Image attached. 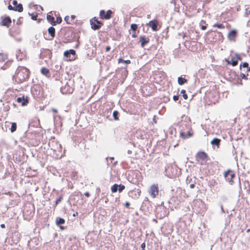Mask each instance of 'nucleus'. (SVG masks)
I'll list each match as a JSON object with an SVG mask.
<instances>
[{"instance_id": "7ed1b4c3", "label": "nucleus", "mask_w": 250, "mask_h": 250, "mask_svg": "<svg viewBox=\"0 0 250 250\" xmlns=\"http://www.w3.org/2000/svg\"><path fill=\"white\" fill-rule=\"evenodd\" d=\"M209 160L208 154L204 151H199L196 155V160L200 165H205Z\"/></svg>"}, {"instance_id": "37998d69", "label": "nucleus", "mask_w": 250, "mask_h": 250, "mask_svg": "<svg viewBox=\"0 0 250 250\" xmlns=\"http://www.w3.org/2000/svg\"><path fill=\"white\" fill-rule=\"evenodd\" d=\"M246 182H247V183L248 185V187H249V189L247 190V193L248 194H250V182L248 181H247Z\"/></svg>"}, {"instance_id": "49530a36", "label": "nucleus", "mask_w": 250, "mask_h": 250, "mask_svg": "<svg viewBox=\"0 0 250 250\" xmlns=\"http://www.w3.org/2000/svg\"><path fill=\"white\" fill-rule=\"evenodd\" d=\"M125 207L127 208H129V206H130V203L128 202H126L125 203Z\"/></svg>"}, {"instance_id": "3c124183", "label": "nucleus", "mask_w": 250, "mask_h": 250, "mask_svg": "<svg viewBox=\"0 0 250 250\" xmlns=\"http://www.w3.org/2000/svg\"><path fill=\"white\" fill-rule=\"evenodd\" d=\"M124 62H125L127 64H129V63H130L131 62L130 60H128L125 61Z\"/></svg>"}, {"instance_id": "c9c22d12", "label": "nucleus", "mask_w": 250, "mask_h": 250, "mask_svg": "<svg viewBox=\"0 0 250 250\" xmlns=\"http://www.w3.org/2000/svg\"><path fill=\"white\" fill-rule=\"evenodd\" d=\"M130 28L131 30H133L134 32H136V30L138 28V25L135 23L131 24Z\"/></svg>"}, {"instance_id": "39448f33", "label": "nucleus", "mask_w": 250, "mask_h": 250, "mask_svg": "<svg viewBox=\"0 0 250 250\" xmlns=\"http://www.w3.org/2000/svg\"><path fill=\"white\" fill-rule=\"evenodd\" d=\"M240 67H242V71L244 73H242L240 75L241 77L243 79H247V76H249V73H250V67L249 66V64L247 62H243L240 64Z\"/></svg>"}, {"instance_id": "4468645a", "label": "nucleus", "mask_w": 250, "mask_h": 250, "mask_svg": "<svg viewBox=\"0 0 250 250\" xmlns=\"http://www.w3.org/2000/svg\"><path fill=\"white\" fill-rule=\"evenodd\" d=\"M61 90L63 94H70L72 93L73 89L68 84H65L61 88Z\"/></svg>"}, {"instance_id": "cd10ccee", "label": "nucleus", "mask_w": 250, "mask_h": 250, "mask_svg": "<svg viewBox=\"0 0 250 250\" xmlns=\"http://www.w3.org/2000/svg\"><path fill=\"white\" fill-rule=\"evenodd\" d=\"M200 25L202 30H205L207 29V24L205 21L202 20L200 22Z\"/></svg>"}, {"instance_id": "e433bc0d", "label": "nucleus", "mask_w": 250, "mask_h": 250, "mask_svg": "<svg viewBox=\"0 0 250 250\" xmlns=\"http://www.w3.org/2000/svg\"><path fill=\"white\" fill-rule=\"evenodd\" d=\"M31 16V19L33 20H37V14L36 13H33L32 14H29Z\"/></svg>"}, {"instance_id": "423d86ee", "label": "nucleus", "mask_w": 250, "mask_h": 250, "mask_svg": "<svg viewBox=\"0 0 250 250\" xmlns=\"http://www.w3.org/2000/svg\"><path fill=\"white\" fill-rule=\"evenodd\" d=\"M12 4L14 6L9 4L8 6V8L10 10H14L21 12L23 11V7L21 4H18L17 1L16 0H12Z\"/></svg>"}, {"instance_id": "20e7f679", "label": "nucleus", "mask_w": 250, "mask_h": 250, "mask_svg": "<svg viewBox=\"0 0 250 250\" xmlns=\"http://www.w3.org/2000/svg\"><path fill=\"white\" fill-rule=\"evenodd\" d=\"M150 196L152 198H154L156 197L159 192V187L157 184H154L152 185L148 190Z\"/></svg>"}, {"instance_id": "6ab92c4d", "label": "nucleus", "mask_w": 250, "mask_h": 250, "mask_svg": "<svg viewBox=\"0 0 250 250\" xmlns=\"http://www.w3.org/2000/svg\"><path fill=\"white\" fill-rule=\"evenodd\" d=\"M17 101L19 103H21L22 106L26 105L28 103V101L27 99H25L23 96L22 97H18L17 99Z\"/></svg>"}, {"instance_id": "412c9836", "label": "nucleus", "mask_w": 250, "mask_h": 250, "mask_svg": "<svg viewBox=\"0 0 250 250\" xmlns=\"http://www.w3.org/2000/svg\"><path fill=\"white\" fill-rule=\"evenodd\" d=\"M192 135H193V133L190 131H188L187 132V134H186L185 133H184V132H181L180 133V136L182 138H183V139H186V138L190 137L192 136Z\"/></svg>"}, {"instance_id": "f704fd0d", "label": "nucleus", "mask_w": 250, "mask_h": 250, "mask_svg": "<svg viewBox=\"0 0 250 250\" xmlns=\"http://www.w3.org/2000/svg\"><path fill=\"white\" fill-rule=\"evenodd\" d=\"M213 26L214 27H216L218 28H220V29H223L225 28V26L222 24V23H215L213 25Z\"/></svg>"}, {"instance_id": "dca6fc26", "label": "nucleus", "mask_w": 250, "mask_h": 250, "mask_svg": "<svg viewBox=\"0 0 250 250\" xmlns=\"http://www.w3.org/2000/svg\"><path fill=\"white\" fill-rule=\"evenodd\" d=\"M140 42L142 47H144L146 44L148 43L149 42V39L148 37L145 36H141L140 37Z\"/></svg>"}, {"instance_id": "2eb2a0df", "label": "nucleus", "mask_w": 250, "mask_h": 250, "mask_svg": "<svg viewBox=\"0 0 250 250\" xmlns=\"http://www.w3.org/2000/svg\"><path fill=\"white\" fill-rule=\"evenodd\" d=\"M66 176L70 177L72 179H76L77 178V172L75 170H70L65 172Z\"/></svg>"}, {"instance_id": "f8f14e48", "label": "nucleus", "mask_w": 250, "mask_h": 250, "mask_svg": "<svg viewBox=\"0 0 250 250\" xmlns=\"http://www.w3.org/2000/svg\"><path fill=\"white\" fill-rule=\"evenodd\" d=\"M16 55L19 61H22L26 58V53L24 50L18 49L16 51Z\"/></svg>"}, {"instance_id": "4d7b16f0", "label": "nucleus", "mask_w": 250, "mask_h": 250, "mask_svg": "<svg viewBox=\"0 0 250 250\" xmlns=\"http://www.w3.org/2000/svg\"><path fill=\"white\" fill-rule=\"evenodd\" d=\"M248 129L250 130V124L248 125Z\"/></svg>"}, {"instance_id": "13d9d810", "label": "nucleus", "mask_w": 250, "mask_h": 250, "mask_svg": "<svg viewBox=\"0 0 250 250\" xmlns=\"http://www.w3.org/2000/svg\"><path fill=\"white\" fill-rule=\"evenodd\" d=\"M185 37H186V34H183V38H185Z\"/></svg>"}, {"instance_id": "4be33fe9", "label": "nucleus", "mask_w": 250, "mask_h": 250, "mask_svg": "<svg viewBox=\"0 0 250 250\" xmlns=\"http://www.w3.org/2000/svg\"><path fill=\"white\" fill-rule=\"evenodd\" d=\"M8 59L7 55L4 53H0V63L5 62Z\"/></svg>"}, {"instance_id": "1a4fd4ad", "label": "nucleus", "mask_w": 250, "mask_h": 250, "mask_svg": "<svg viewBox=\"0 0 250 250\" xmlns=\"http://www.w3.org/2000/svg\"><path fill=\"white\" fill-rule=\"evenodd\" d=\"M113 12L111 10H108L105 12L104 10H101L100 11L99 16L101 19L109 20L111 18V15Z\"/></svg>"}, {"instance_id": "f257e3e1", "label": "nucleus", "mask_w": 250, "mask_h": 250, "mask_svg": "<svg viewBox=\"0 0 250 250\" xmlns=\"http://www.w3.org/2000/svg\"><path fill=\"white\" fill-rule=\"evenodd\" d=\"M29 74L28 69L23 66H19L17 69L13 78L18 83H21L28 79Z\"/></svg>"}, {"instance_id": "aec40b11", "label": "nucleus", "mask_w": 250, "mask_h": 250, "mask_svg": "<svg viewBox=\"0 0 250 250\" xmlns=\"http://www.w3.org/2000/svg\"><path fill=\"white\" fill-rule=\"evenodd\" d=\"M75 18L76 16L75 15H71V17L66 16L64 18V20L67 24H72L74 22L73 21Z\"/></svg>"}, {"instance_id": "a878e982", "label": "nucleus", "mask_w": 250, "mask_h": 250, "mask_svg": "<svg viewBox=\"0 0 250 250\" xmlns=\"http://www.w3.org/2000/svg\"><path fill=\"white\" fill-rule=\"evenodd\" d=\"M41 72L42 74H43L46 76H48L49 74V70L48 68H47L46 67L42 68V69L41 70Z\"/></svg>"}, {"instance_id": "b1692460", "label": "nucleus", "mask_w": 250, "mask_h": 250, "mask_svg": "<svg viewBox=\"0 0 250 250\" xmlns=\"http://www.w3.org/2000/svg\"><path fill=\"white\" fill-rule=\"evenodd\" d=\"M221 142V140L218 138H214L211 141V144L212 145H216L218 147L219 146Z\"/></svg>"}, {"instance_id": "2f4dec72", "label": "nucleus", "mask_w": 250, "mask_h": 250, "mask_svg": "<svg viewBox=\"0 0 250 250\" xmlns=\"http://www.w3.org/2000/svg\"><path fill=\"white\" fill-rule=\"evenodd\" d=\"M17 129V124L16 123H12L11 124V127L10 128V131L11 132H14Z\"/></svg>"}, {"instance_id": "6e6552de", "label": "nucleus", "mask_w": 250, "mask_h": 250, "mask_svg": "<svg viewBox=\"0 0 250 250\" xmlns=\"http://www.w3.org/2000/svg\"><path fill=\"white\" fill-rule=\"evenodd\" d=\"M239 60H241V57L239 54H235L234 57L232 58L230 61L226 59L225 61L227 65L231 64L233 66H235L238 64Z\"/></svg>"}, {"instance_id": "7c9ffc66", "label": "nucleus", "mask_w": 250, "mask_h": 250, "mask_svg": "<svg viewBox=\"0 0 250 250\" xmlns=\"http://www.w3.org/2000/svg\"><path fill=\"white\" fill-rule=\"evenodd\" d=\"M65 223V220L62 218H57L56 219V224L57 225L63 224Z\"/></svg>"}, {"instance_id": "a19ab883", "label": "nucleus", "mask_w": 250, "mask_h": 250, "mask_svg": "<svg viewBox=\"0 0 250 250\" xmlns=\"http://www.w3.org/2000/svg\"><path fill=\"white\" fill-rule=\"evenodd\" d=\"M187 2H191L192 4H196L198 0H185Z\"/></svg>"}, {"instance_id": "c03bdc74", "label": "nucleus", "mask_w": 250, "mask_h": 250, "mask_svg": "<svg viewBox=\"0 0 250 250\" xmlns=\"http://www.w3.org/2000/svg\"><path fill=\"white\" fill-rule=\"evenodd\" d=\"M173 99L174 101H177L179 99V96L178 95H174L173 97Z\"/></svg>"}, {"instance_id": "ea45409f", "label": "nucleus", "mask_w": 250, "mask_h": 250, "mask_svg": "<svg viewBox=\"0 0 250 250\" xmlns=\"http://www.w3.org/2000/svg\"><path fill=\"white\" fill-rule=\"evenodd\" d=\"M62 21V18L61 17H58L56 18V21H55V25H56L57 23H61Z\"/></svg>"}, {"instance_id": "f3484780", "label": "nucleus", "mask_w": 250, "mask_h": 250, "mask_svg": "<svg viewBox=\"0 0 250 250\" xmlns=\"http://www.w3.org/2000/svg\"><path fill=\"white\" fill-rule=\"evenodd\" d=\"M11 23V19L9 17H5L1 21V24L8 27Z\"/></svg>"}, {"instance_id": "ddd939ff", "label": "nucleus", "mask_w": 250, "mask_h": 250, "mask_svg": "<svg viewBox=\"0 0 250 250\" xmlns=\"http://www.w3.org/2000/svg\"><path fill=\"white\" fill-rule=\"evenodd\" d=\"M158 22L157 20L150 21L147 24V25L150 27L153 31H157L158 29Z\"/></svg>"}, {"instance_id": "9b49d317", "label": "nucleus", "mask_w": 250, "mask_h": 250, "mask_svg": "<svg viewBox=\"0 0 250 250\" xmlns=\"http://www.w3.org/2000/svg\"><path fill=\"white\" fill-rule=\"evenodd\" d=\"M76 54V52L73 49H70L69 50L65 51L64 53V56L66 58V60L71 61L74 60V59L72 57H70V55H72L73 56H75Z\"/></svg>"}, {"instance_id": "72a5a7b5", "label": "nucleus", "mask_w": 250, "mask_h": 250, "mask_svg": "<svg viewBox=\"0 0 250 250\" xmlns=\"http://www.w3.org/2000/svg\"><path fill=\"white\" fill-rule=\"evenodd\" d=\"M181 93L182 94V96L185 100H187L188 98V96L186 94V91L184 89H182L181 91Z\"/></svg>"}, {"instance_id": "5fc2aeb1", "label": "nucleus", "mask_w": 250, "mask_h": 250, "mask_svg": "<svg viewBox=\"0 0 250 250\" xmlns=\"http://www.w3.org/2000/svg\"><path fill=\"white\" fill-rule=\"evenodd\" d=\"M0 227H1V228L3 229V228H5V225H4V224H1V225H0Z\"/></svg>"}, {"instance_id": "79ce46f5", "label": "nucleus", "mask_w": 250, "mask_h": 250, "mask_svg": "<svg viewBox=\"0 0 250 250\" xmlns=\"http://www.w3.org/2000/svg\"><path fill=\"white\" fill-rule=\"evenodd\" d=\"M62 196L59 197V198L56 201V205H57L59 203H60L62 200Z\"/></svg>"}, {"instance_id": "5701e85b", "label": "nucleus", "mask_w": 250, "mask_h": 250, "mask_svg": "<svg viewBox=\"0 0 250 250\" xmlns=\"http://www.w3.org/2000/svg\"><path fill=\"white\" fill-rule=\"evenodd\" d=\"M47 21L52 25H55V19L54 17L52 15L48 14L47 15Z\"/></svg>"}, {"instance_id": "bb28decb", "label": "nucleus", "mask_w": 250, "mask_h": 250, "mask_svg": "<svg viewBox=\"0 0 250 250\" xmlns=\"http://www.w3.org/2000/svg\"><path fill=\"white\" fill-rule=\"evenodd\" d=\"M187 82V80L184 78L180 77L178 78V83L180 85H183Z\"/></svg>"}, {"instance_id": "4c0bfd02", "label": "nucleus", "mask_w": 250, "mask_h": 250, "mask_svg": "<svg viewBox=\"0 0 250 250\" xmlns=\"http://www.w3.org/2000/svg\"><path fill=\"white\" fill-rule=\"evenodd\" d=\"M118 186V190L120 192H122V191L125 189V186L124 185L120 184Z\"/></svg>"}, {"instance_id": "6e6d98bb", "label": "nucleus", "mask_w": 250, "mask_h": 250, "mask_svg": "<svg viewBox=\"0 0 250 250\" xmlns=\"http://www.w3.org/2000/svg\"><path fill=\"white\" fill-rule=\"evenodd\" d=\"M52 111L55 112V113H57V110L56 109H52Z\"/></svg>"}, {"instance_id": "a18cd8bd", "label": "nucleus", "mask_w": 250, "mask_h": 250, "mask_svg": "<svg viewBox=\"0 0 250 250\" xmlns=\"http://www.w3.org/2000/svg\"><path fill=\"white\" fill-rule=\"evenodd\" d=\"M141 247L142 248V250H145L146 244L145 243H143L141 244Z\"/></svg>"}, {"instance_id": "864d4df0", "label": "nucleus", "mask_w": 250, "mask_h": 250, "mask_svg": "<svg viewBox=\"0 0 250 250\" xmlns=\"http://www.w3.org/2000/svg\"><path fill=\"white\" fill-rule=\"evenodd\" d=\"M84 195L85 196H86V197H88L89 196H90V194L89 192H86L84 193Z\"/></svg>"}, {"instance_id": "bf43d9fd", "label": "nucleus", "mask_w": 250, "mask_h": 250, "mask_svg": "<svg viewBox=\"0 0 250 250\" xmlns=\"http://www.w3.org/2000/svg\"><path fill=\"white\" fill-rule=\"evenodd\" d=\"M250 229H248L247 230V232H250Z\"/></svg>"}, {"instance_id": "c85d7f7f", "label": "nucleus", "mask_w": 250, "mask_h": 250, "mask_svg": "<svg viewBox=\"0 0 250 250\" xmlns=\"http://www.w3.org/2000/svg\"><path fill=\"white\" fill-rule=\"evenodd\" d=\"M217 184V182H216V180L214 179H212L208 182V186L209 187H214V186H216Z\"/></svg>"}, {"instance_id": "9d476101", "label": "nucleus", "mask_w": 250, "mask_h": 250, "mask_svg": "<svg viewBox=\"0 0 250 250\" xmlns=\"http://www.w3.org/2000/svg\"><path fill=\"white\" fill-rule=\"evenodd\" d=\"M141 191L140 189H134L130 190L128 193V196L129 197L135 199L139 198L141 195Z\"/></svg>"}, {"instance_id": "f03ea898", "label": "nucleus", "mask_w": 250, "mask_h": 250, "mask_svg": "<svg viewBox=\"0 0 250 250\" xmlns=\"http://www.w3.org/2000/svg\"><path fill=\"white\" fill-rule=\"evenodd\" d=\"M223 176L229 185H232L234 183V179L235 177V173L234 170L228 169L223 172Z\"/></svg>"}, {"instance_id": "58836bf2", "label": "nucleus", "mask_w": 250, "mask_h": 250, "mask_svg": "<svg viewBox=\"0 0 250 250\" xmlns=\"http://www.w3.org/2000/svg\"><path fill=\"white\" fill-rule=\"evenodd\" d=\"M78 248L76 244H73L69 248V250H78Z\"/></svg>"}, {"instance_id": "8fccbe9b", "label": "nucleus", "mask_w": 250, "mask_h": 250, "mask_svg": "<svg viewBox=\"0 0 250 250\" xmlns=\"http://www.w3.org/2000/svg\"><path fill=\"white\" fill-rule=\"evenodd\" d=\"M132 37L134 38L137 37V35H136V32H134L133 34L132 35Z\"/></svg>"}, {"instance_id": "a211bd4d", "label": "nucleus", "mask_w": 250, "mask_h": 250, "mask_svg": "<svg viewBox=\"0 0 250 250\" xmlns=\"http://www.w3.org/2000/svg\"><path fill=\"white\" fill-rule=\"evenodd\" d=\"M236 31L235 30H232L228 33V37L230 40L235 41V38L236 37Z\"/></svg>"}, {"instance_id": "de8ad7c7", "label": "nucleus", "mask_w": 250, "mask_h": 250, "mask_svg": "<svg viewBox=\"0 0 250 250\" xmlns=\"http://www.w3.org/2000/svg\"><path fill=\"white\" fill-rule=\"evenodd\" d=\"M125 61L122 58L118 59V63L124 62Z\"/></svg>"}, {"instance_id": "09e8293b", "label": "nucleus", "mask_w": 250, "mask_h": 250, "mask_svg": "<svg viewBox=\"0 0 250 250\" xmlns=\"http://www.w3.org/2000/svg\"><path fill=\"white\" fill-rule=\"evenodd\" d=\"M110 50V47L109 46H107L105 47V51L108 52Z\"/></svg>"}, {"instance_id": "603ef678", "label": "nucleus", "mask_w": 250, "mask_h": 250, "mask_svg": "<svg viewBox=\"0 0 250 250\" xmlns=\"http://www.w3.org/2000/svg\"><path fill=\"white\" fill-rule=\"evenodd\" d=\"M189 187L191 188H193L195 187V185L194 184H190Z\"/></svg>"}, {"instance_id": "473e14b6", "label": "nucleus", "mask_w": 250, "mask_h": 250, "mask_svg": "<svg viewBox=\"0 0 250 250\" xmlns=\"http://www.w3.org/2000/svg\"><path fill=\"white\" fill-rule=\"evenodd\" d=\"M118 115H119V112L115 110V111H113V116L114 117V119L115 120H119Z\"/></svg>"}, {"instance_id": "c756f323", "label": "nucleus", "mask_w": 250, "mask_h": 250, "mask_svg": "<svg viewBox=\"0 0 250 250\" xmlns=\"http://www.w3.org/2000/svg\"><path fill=\"white\" fill-rule=\"evenodd\" d=\"M118 185L117 184H114L111 188V191L113 193L116 192L118 190Z\"/></svg>"}, {"instance_id": "0eeeda50", "label": "nucleus", "mask_w": 250, "mask_h": 250, "mask_svg": "<svg viewBox=\"0 0 250 250\" xmlns=\"http://www.w3.org/2000/svg\"><path fill=\"white\" fill-rule=\"evenodd\" d=\"M90 22L92 29L95 30L99 29L103 25V23L100 21H98L96 17H94L91 19Z\"/></svg>"}, {"instance_id": "393cba45", "label": "nucleus", "mask_w": 250, "mask_h": 250, "mask_svg": "<svg viewBox=\"0 0 250 250\" xmlns=\"http://www.w3.org/2000/svg\"><path fill=\"white\" fill-rule=\"evenodd\" d=\"M48 31L49 34L52 37V38H54L55 37V29L54 27H50L48 29Z\"/></svg>"}]
</instances>
